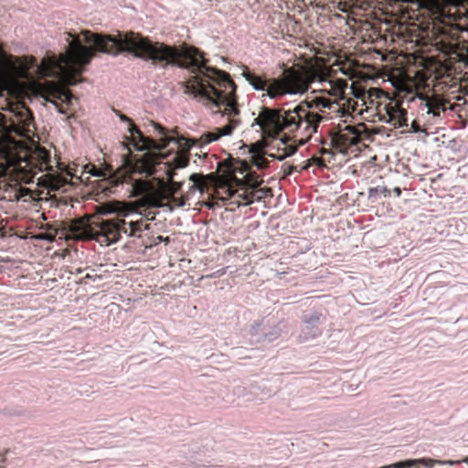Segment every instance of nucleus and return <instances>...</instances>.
Returning a JSON list of instances; mask_svg holds the SVG:
<instances>
[{
    "label": "nucleus",
    "mask_w": 468,
    "mask_h": 468,
    "mask_svg": "<svg viewBox=\"0 0 468 468\" xmlns=\"http://www.w3.org/2000/svg\"><path fill=\"white\" fill-rule=\"evenodd\" d=\"M71 41L64 54L58 57L47 55L37 71L43 77H59L60 81H46L40 87L41 96L55 105L60 113H67L58 101L71 104L73 94L69 86L81 81L79 77L96 52L117 55L128 52L134 57L152 61V64L165 69L176 66L186 69L195 75L183 83L184 92L191 94L213 113L220 114L227 124L201 136L204 144L230 135L240 124V110L236 94L237 85L230 75L221 69L207 66V59L196 47L183 44L171 46L160 41H152L133 31L118 32L117 36L92 33L83 30L80 36L69 33Z\"/></svg>",
    "instance_id": "1"
},
{
    "label": "nucleus",
    "mask_w": 468,
    "mask_h": 468,
    "mask_svg": "<svg viewBox=\"0 0 468 468\" xmlns=\"http://www.w3.org/2000/svg\"><path fill=\"white\" fill-rule=\"evenodd\" d=\"M463 78V70H458L451 59H428L423 69L415 74L414 88L398 89L394 98L384 105L388 122L395 127L408 126V109L411 103L437 118L447 110L459 113L468 95Z\"/></svg>",
    "instance_id": "2"
},
{
    "label": "nucleus",
    "mask_w": 468,
    "mask_h": 468,
    "mask_svg": "<svg viewBox=\"0 0 468 468\" xmlns=\"http://www.w3.org/2000/svg\"><path fill=\"white\" fill-rule=\"evenodd\" d=\"M322 85L323 88L312 91L320 95L305 99L293 109L263 107L254 123L267 136L276 137L283 133L285 136L293 137L300 144H306L317 133L320 123L327 119L328 111L338 107L335 100L324 94L335 99L341 98L347 88L346 81L340 79L326 80Z\"/></svg>",
    "instance_id": "3"
},
{
    "label": "nucleus",
    "mask_w": 468,
    "mask_h": 468,
    "mask_svg": "<svg viewBox=\"0 0 468 468\" xmlns=\"http://www.w3.org/2000/svg\"><path fill=\"white\" fill-rule=\"evenodd\" d=\"M165 155L147 152L140 157L129 154L122 155V165L111 176L110 183L113 186L128 183L132 185V194L152 197L160 190L163 198H170L182 187V183L175 181V169L184 168L189 164L187 151L176 153L172 160L164 162Z\"/></svg>",
    "instance_id": "4"
},
{
    "label": "nucleus",
    "mask_w": 468,
    "mask_h": 468,
    "mask_svg": "<svg viewBox=\"0 0 468 468\" xmlns=\"http://www.w3.org/2000/svg\"><path fill=\"white\" fill-rule=\"evenodd\" d=\"M330 71L329 68L318 64L297 63L284 69L279 78H268L266 73L256 74L248 67L244 68L242 76L254 90L266 91L270 98L274 99L286 94H303L315 81L324 84Z\"/></svg>",
    "instance_id": "5"
},
{
    "label": "nucleus",
    "mask_w": 468,
    "mask_h": 468,
    "mask_svg": "<svg viewBox=\"0 0 468 468\" xmlns=\"http://www.w3.org/2000/svg\"><path fill=\"white\" fill-rule=\"evenodd\" d=\"M218 174H209L207 176L201 174H192L189 177L193 182L192 188H198L201 193L208 192L212 187V193L208 195L206 207L214 208L219 207L218 200H229L226 198V194L217 195L218 186H222L225 179L230 186L231 192H242V188H256L260 186L263 180L260 179L256 172L251 170L247 161L229 158L218 164Z\"/></svg>",
    "instance_id": "6"
},
{
    "label": "nucleus",
    "mask_w": 468,
    "mask_h": 468,
    "mask_svg": "<svg viewBox=\"0 0 468 468\" xmlns=\"http://www.w3.org/2000/svg\"><path fill=\"white\" fill-rule=\"evenodd\" d=\"M22 153L23 155L10 151L0 152V189L14 191L16 198L20 192L27 191L21 185L31 183L37 172L48 165V154L45 150L37 153V157L28 154L27 149Z\"/></svg>",
    "instance_id": "7"
},
{
    "label": "nucleus",
    "mask_w": 468,
    "mask_h": 468,
    "mask_svg": "<svg viewBox=\"0 0 468 468\" xmlns=\"http://www.w3.org/2000/svg\"><path fill=\"white\" fill-rule=\"evenodd\" d=\"M346 124H337L331 127L327 132V138H321L320 143L332 148L334 154L335 152L341 154L354 153L360 150L362 143V127Z\"/></svg>",
    "instance_id": "8"
},
{
    "label": "nucleus",
    "mask_w": 468,
    "mask_h": 468,
    "mask_svg": "<svg viewBox=\"0 0 468 468\" xmlns=\"http://www.w3.org/2000/svg\"><path fill=\"white\" fill-rule=\"evenodd\" d=\"M116 114L120 117L121 121L129 123V132L131 138L134 144V146L139 150H163L166 148L170 142L174 141L173 137H169L166 134L165 128L159 123H154L155 129L162 134L159 141L150 137H146L143 134L140 129L133 123V120L128 116L122 114L119 111H115Z\"/></svg>",
    "instance_id": "9"
},
{
    "label": "nucleus",
    "mask_w": 468,
    "mask_h": 468,
    "mask_svg": "<svg viewBox=\"0 0 468 468\" xmlns=\"http://www.w3.org/2000/svg\"><path fill=\"white\" fill-rule=\"evenodd\" d=\"M93 239L101 245L109 246L117 242L122 234L128 231V229L125 220L122 218L103 219L96 218L93 219Z\"/></svg>",
    "instance_id": "10"
},
{
    "label": "nucleus",
    "mask_w": 468,
    "mask_h": 468,
    "mask_svg": "<svg viewBox=\"0 0 468 468\" xmlns=\"http://www.w3.org/2000/svg\"><path fill=\"white\" fill-rule=\"evenodd\" d=\"M242 192H231L228 180L224 181L222 186H218L217 195L226 194V198H229L231 204L237 207L247 206L252 204L255 200L261 201L268 197H272L271 189L269 187L251 190L249 188H242Z\"/></svg>",
    "instance_id": "11"
},
{
    "label": "nucleus",
    "mask_w": 468,
    "mask_h": 468,
    "mask_svg": "<svg viewBox=\"0 0 468 468\" xmlns=\"http://www.w3.org/2000/svg\"><path fill=\"white\" fill-rule=\"evenodd\" d=\"M93 219L81 218L70 222L68 238L76 240H90L93 239Z\"/></svg>",
    "instance_id": "12"
},
{
    "label": "nucleus",
    "mask_w": 468,
    "mask_h": 468,
    "mask_svg": "<svg viewBox=\"0 0 468 468\" xmlns=\"http://www.w3.org/2000/svg\"><path fill=\"white\" fill-rule=\"evenodd\" d=\"M352 94L355 98L360 100L363 105H367V103L373 104L374 100L372 99L378 92H379L377 89H370L367 90L365 88L361 86H356L353 84L351 86Z\"/></svg>",
    "instance_id": "13"
},
{
    "label": "nucleus",
    "mask_w": 468,
    "mask_h": 468,
    "mask_svg": "<svg viewBox=\"0 0 468 468\" xmlns=\"http://www.w3.org/2000/svg\"><path fill=\"white\" fill-rule=\"evenodd\" d=\"M321 147L319 149L320 156H313L309 159L310 164H315L318 166H325V163H330L335 155L332 148H328L326 144H321Z\"/></svg>",
    "instance_id": "14"
},
{
    "label": "nucleus",
    "mask_w": 468,
    "mask_h": 468,
    "mask_svg": "<svg viewBox=\"0 0 468 468\" xmlns=\"http://www.w3.org/2000/svg\"><path fill=\"white\" fill-rule=\"evenodd\" d=\"M192 186H193V185L190 186L189 191L186 194L181 196L180 197H176L175 195H173V196H170V198H168V199L171 200V202L176 204L177 207L185 206L186 201L189 199L190 192H195L196 190L200 191L198 188H192Z\"/></svg>",
    "instance_id": "15"
},
{
    "label": "nucleus",
    "mask_w": 468,
    "mask_h": 468,
    "mask_svg": "<svg viewBox=\"0 0 468 468\" xmlns=\"http://www.w3.org/2000/svg\"><path fill=\"white\" fill-rule=\"evenodd\" d=\"M144 220H136V221H131L129 225L127 226L128 231L125 233L128 236H135L137 233L143 231V226Z\"/></svg>",
    "instance_id": "16"
},
{
    "label": "nucleus",
    "mask_w": 468,
    "mask_h": 468,
    "mask_svg": "<svg viewBox=\"0 0 468 468\" xmlns=\"http://www.w3.org/2000/svg\"><path fill=\"white\" fill-rule=\"evenodd\" d=\"M58 234V231L56 229L52 227H48L47 231L44 233H41L37 236L40 239H47L48 241H53Z\"/></svg>",
    "instance_id": "17"
},
{
    "label": "nucleus",
    "mask_w": 468,
    "mask_h": 468,
    "mask_svg": "<svg viewBox=\"0 0 468 468\" xmlns=\"http://www.w3.org/2000/svg\"><path fill=\"white\" fill-rule=\"evenodd\" d=\"M253 165H256L259 169H264L268 166V160L261 155H252L251 156Z\"/></svg>",
    "instance_id": "18"
},
{
    "label": "nucleus",
    "mask_w": 468,
    "mask_h": 468,
    "mask_svg": "<svg viewBox=\"0 0 468 468\" xmlns=\"http://www.w3.org/2000/svg\"><path fill=\"white\" fill-rule=\"evenodd\" d=\"M297 150L295 145H288L283 149V154L278 157L279 160H282L287 156L292 155Z\"/></svg>",
    "instance_id": "19"
},
{
    "label": "nucleus",
    "mask_w": 468,
    "mask_h": 468,
    "mask_svg": "<svg viewBox=\"0 0 468 468\" xmlns=\"http://www.w3.org/2000/svg\"><path fill=\"white\" fill-rule=\"evenodd\" d=\"M84 170L86 172L93 175V176H100L101 175L99 170L97 169V167L94 165H92V164L86 165L84 166Z\"/></svg>",
    "instance_id": "20"
},
{
    "label": "nucleus",
    "mask_w": 468,
    "mask_h": 468,
    "mask_svg": "<svg viewBox=\"0 0 468 468\" xmlns=\"http://www.w3.org/2000/svg\"><path fill=\"white\" fill-rule=\"evenodd\" d=\"M443 2L447 5H454V6L464 5L465 4H468V0H443Z\"/></svg>",
    "instance_id": "21"
},
{
    "label": "nucleus",
    "mask_w": 468,
    "mask_h": 468,
    "mask_svg": "<svg viewBox=\"0 0 468 468\" xmlns=\"http://www.w3.org/2000/svg\"><path fill=\"white\" fill-rule=\"evenodd\" d=\"M422 129L420 128V125L418 123L417 121H413L410 125V132L412 133H419L421 132Z\"/></svg>",
    "instance_id": "22"
},
{
    "label": "nucleus",
    "mask_w": 468,
    "mask_h": 468,
    "mask_svg": "<svg viewBox=\"0 0 468 468\" xmlns=\"http://www.w3.org/2000/svg\"><path fill=\"white\" fill-rule=\"evenodd\" d=\"M5 128V118L4 114L0 112V133Z\"/></svg>",
    "instance_id": "23"
},
{
    "label": "nucleus",
    "mask_w": 468,
    "mask_h": 468,
    "mask_svg": "<svg viewBox=\"0 0 468 468\" xmlns=\"http://www.w3.org/2000/svg\"><path fill=\"white\" fill-rule=\"evenodd\" d=\"M393 192L395 193V195H396L397 197H399V196L401 195V189H400L399 187H395V188L393 189Z\"/></svg>",
    "instance_id": "24"
},
{
    "label": "nucleus",
    "mask_w": 468,
    "mask_h": 468,
    "mask_svg": "<svg viewBox=\"0 0 468 468\" xmlns=\"http://www.w3.org/2000/svg\"><path fill=\"white\" fill-rule=\"evenodd\" d=\"M4 461H5L4 456L0 454V468H3Z\"/></svg>",
    "instance_id": "25"
},
{
    "label": "nucleus",
    "mask_w": 468,
    "mask_h": 468,
    "mask_svg": "<svg viewBox=\"0 0 468 468\" xmlns=\"http://www.w3.org/2000/svg\"><path fill=\"white\" fill-rule=\"evenodd\" d=\"M292 171H293V167L292 166H289L288 171L286 172V175L292 174Z\"/></svg>",
    "instance_id": "26"
},
{
    "label": "nucleus",
    "mask_w": 468,
    "mask_h": 468,
    "mask_svg": "<svg viewBox=\"0 0 468 468\" xmlns=\"http://www.w3.org/2000/svg\"><path fill=\"white\" fill-rule=\"evenodd\" d=\"M463 462L468 463V456L463 460Z\"/></svg>",
    "instance_id": "27"
}]
</instances>
